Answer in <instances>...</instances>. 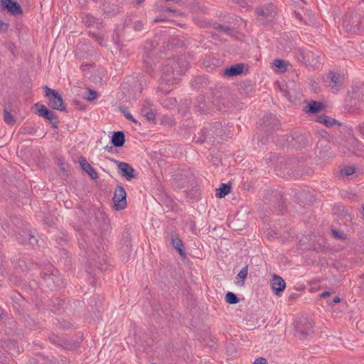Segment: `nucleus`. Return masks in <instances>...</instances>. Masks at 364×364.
<instances>
[{"label":"nucleus","mask_w":364,"mask_h":364,"mask_svg":"<svg viewBox=\"0 0 364 364\" xmlns=\"http://www.w3.org/2000/svg\"><path fill=\"white\" fill-rule=\"evenodd\" d=\"M189 63L184 55L167 59L162 66V72L171 73L172 75L178 76L184 73L188 68Z\"/></svg>","instance_id":"obj_1"},{"label":"nucleus","mask_w":364,"mask_h":364,"mask_svg":"<svg viewBox=\"0 0 364 364\" xmlns=\"http://www.w3.org/2000/svg\"><path fill=\"white\" fill-rule=\"evenodd\" d=\"M295 57L306 65L314 68H318L321 65V58L311 50H304L302 48H296L294 51Z\"/></svg>","instance_id":"obj_2"},{"label":"nucleus","mask_w":364,"mask_h":364,"mask_svg":"<svg viewBox=\"0 0 364 364\" xmlns=\"http://www.w3.org/2000/svg\"><path fill=\"white\" fill-rule=\"evenodd\" d=\"M296 335L301 340L307 338L314 333L312 322L305 317H301L296 321Z\"/></svg>","instance_id":"obj_3"},{"label":"nucleus","mask_w":364,"mask_h":364,"mask_svg":"<svg viewBox=\"0 0 364 364\" xmlns=\"http://www.w3.org/2000/svg\"><path fill=\"white\" fill-rule=\"evenodd\" d=\"M44 89L46 92V97L48 99L49 106L54 109L65 111L66 108L60 95L57 91L49 88L48 86H45Z\"/></svg>","instance_id":"obj_4"},{"label":"nucleus","mask_w":364,"mask_h":364,"mask_svg":"<svg viewBox=\"0 0 364 364\" xmlns=\"http://www.w3.org/2000/svg\"><path fill=\"white\" fill-rule=\"evenodd\" d=\"M178 77L172 75L171 73H165L163 72V76L159 80L158 89L163 93L170 92L174 87V85L178 82Z\"/></svg>","instance_id":"obj_5"},{"label":"nucleus","mask_w":364,"mask_h":364,"mask_svg":"<svg viewBox=\"0 0 364 364\" xmlns=\"http://www.w3.org/2000/svg\"><path fill=\"white\" fill-rule=\"evenodd\" d=\"M126 197L127 194L124 188L121 185H117L112 198L116 210H123L126 208Z\"/></svg>","instance_id":"obj_6"},{"label":"nucleus","mask_w":364,"mask_h":364,"mask_svg":"<svg viewBox=\"0 0 364 364\" xmlns=\"http://www.w3.org/2000/svg\"><path fill=\"white\" fill-rule=\"evenodd\" d=\"M50 274H48L46 272H42L41 273V277L47 282L48 284H50V282H53V284L59 288H61L64 286V282L61 277H60L58 271L53 268V267H49Z\"/></svg>","instance_id":"obj_7"},{"label":"nucleus","mask_w":364,"mask_h":364,"mask_svg":"<svg viewBox=\"0 0 364 364\" xmlns=\"http://www.w3.org/2000/svg\"><path fill=\"white\" fill-rule=\"evenodd\" d=\"M114 162L117 164V168L119 170L121 175L127 181L137 178L138 176L136 171L129 164L126 162H119L118 161H114Z\"/></svg>","instance_id":"obj_8"},{"label":"nucleus","mask_w":364,"mask_h":364,"mask_svg":"<svg viewBox=\"0 0 364 364\" xmlns=\"http://www.w3.org/2000/svg\"><path fill=\"white\" fill-rule=\"evenodd\" d=\"M287 141L289 143L287 146L295 149L301 148L306 143L304 136L299 133L287 136Z\"/></svg>","instance_id":"obj_9"},{"label":"nucleus","mask_w":364,"mask_h":364,"mask_svg":"<svg viewBox=\"0 0 364 364\" xmlns=\"http://www.w3.org/2000/svg\"><path fill=\"white\" fill-rule=\"evenodd\" d=\"M325 81L328 86L337 91L338 88L342 85L343 79L339 73L330 71L326 75Z\"/></svg>","instance_id":"obj_10"},{"label":"nucleus","mask_w":364,"mask_h":364,"mask_svg":"<svg viewBox=\"0 0 364 364\" xmlns=\"http://www.w3.org/2000/svg\"><path fill=\"white\" fill-rule=\"evenodd\" d=\"M3 9H6L13 15L21 14L23 11L21 5L16 0H1Z\"/></svg>","instance_id":"obj_11"},{"label":"nucleus","mask_w":364,"mask_h":364,"mask_svg":"<svg viewBox=\"0 0 364 364\" xmlns=\"http://www.w3.org/2000/svg\"><path fill=\"white\" fill-rule=\"evenodd\" d=\"M35 107L38 109V113L40 117L46 119L48 121L57 119V116L54 112L49 110L45 105L38 103L35 104Z\"/></svg>","instance_id":"obj_12"},{"label":"nucleus","mask_w":364,"mask_h":364,"mask_svg":"<svg viewBox=\"0 0 364 364\" xmlns=\"http://www.w3.org/2000/svg\"><path fill=\"white\" fill-rule=\"evenodd\" d=\"M171 239L173 247L178 251L181 257H186V253L184 251V245L182 240L178 237V234L175 232H171Z\"/></svg>","instance_id":"obj_13"},{"label":"nucleus","mask_w":364,"mask_h":364,"mask_svg":"<svg viewBox=\"0 0 364 364\" xmlns=\"http://www.w3.org/2000/svg\"><path fill=\"white\" fill-rule=\"evenodd\" d=\"M271 286L274 293L277 295L280 296L281 293L283 291L286 287V283L281 277L278 275H274L272 279Z\"/></svg>","instance_id":"obj_14"},{"label":"nucleus","mask_w":364,"mask_h":364,"mask_svg":"<svg viewBox=\"0 0 364 364\" xmlns=\"http://www.w3.org/2000/svg\"><path fill=\"white\" fill-rule=\"evenodd\" d=\"M80 165L83 171H85L91 178L95 180L98 178V174L93 167L87 161L86 159L81 157L79 159Z\"/></svg>","instance_id":"obj_15"},{"label":"nucleus","mask_w":364,"mask_h":364,"mask_svg":"<svg viewBox=\"0 0 364 364\" xmlns=\"http://www.w3.org/2000/svg\"><path fill=\"white\" fill-rule=\"evenodd\" d=\"M244 64L239 63L232 65L224 70L223 75L228 77H234L242 73L244 70Z\"/></svg>","instance_id":"obj_16"},{"label":"nucleus","mask_w":364,"mask_h":364,"mask_svg":"<svg viewBox=\"0 0 364 364\" xmlns=\"http://www.w3.org/2000/svg\"><path fill=\"white\" fill-rule=\"evenodd\" d=\"M82 22L87 27H96L97 29L102 27V23L100 22L99 19L90 14L83 16Z\"/></svg>","instance_id":"obj_17"},{"label":"nucleus","mask_w":364,"mask_h":364,"mask_svg":"<svg viewBox=\"0 0 364 364\" xmlns=\"http://www.w3.org/2000/svg\"><path fill=\"white\" fill-rule=\"evenodd\" d=\"M125 136L123 132L118 131L113 133L112 143L115 147H121L124 144Z\"/></svg>","instance_id":"obj_18"},{"label":"nucleus","mask_w":364,"mask_h":364,"mask_svg":"<svg viewBox=\"0 0 364 364\" xmlns=\"http://www.w3.org/2000/svg\"><path fill=\"white\" fill-rule=\"evenodd\" d=\"M264 128L269 130L270 128L277 124V119L273 114H268L264 116L263 119Z\"/></svg>","instance_id":"obj_19"},{"label":"nucleus","mask_w":364,"mask_h":364,"mask_svg":"<svg viewBox=\"0 0 364 364\" xmlns=\"http://www.w3.org/2000/svg\"><path fill=\"white\" fill-rule=\"evenodd\" d=\"M316 121L319 123L323 124L328 127H331L336 124H340L337 120L325 114L318 116Z\"/></svg>","instance_id":"obj_20"},{"label":"nucleus","mask_w":364,"mask_h":364,"mask_svg":"<svg viewBox=\"0 0 364 364\" xmlns=\"http://www.w3.org/2000/svg\"><path fill=\"white\" fill-rule=\"evenodd\" d=\"M323 108V105L321 102L316 101H311V102L306 107L305 111L306 112L316 114L319 112Z\"/></svg>","instance_id":"obj_21"},{"label":"nucleus","mask_w":364,"mask_h":364,"mask_svg":"<svg viewBox=\"0 0 364 364\" xmlns=\"http://www.w3.org/2000/svg\"><path fill=\"white\" fill-rule=\"evenodd\" d=\"M248 272V267L245 266L242 268L240 272L236 276L235 284L240 287H242L245 284V279L247 277Z\"/></svg>","instance_id":"obj_22"},{"label":"nucleus","mask_w":364,"mask_h":364,"mask_svg":"<svg viewBox=\"0 0 364 364\" xmlns=\"http://www.w3.org/2000/svg\"><path fill=\"white\" fill-rule=\"evenodd\" d=\"M230 189L231 186L230 184L221 183L220 187L216 189L215 196L219 198H222L230 193Z\"/></svg>","instance_id":"obj_23"},{"label":"nucleus","mask_w":364,"mask_h":364,"mask_svg":"<svg viewBox=\"0 0 364 364\" xmlns=\"http://www.w3.org/2000/svg\"><path fill=\"white\" fill-rule=\"evenodd\" d=\"M50 340L52 343H53L58 346H60L65 349L70 350L73 348V346L69 342L63 341L55 335L52 336L50 338Z\"/></svg>","instance_id":"obj_24"},{"label":"nucleus","mask_w":364,"mask_h":364,"mask_svg":"<svg viewBox=\"0 0 364 364\" xmlns=\"http://www.w3.org/2000/svg\"><path fill=\"white\" fill-rule=\"evenodd\" d=\"M24 235H19L20 237H18V240L20 242H28L31 244H33V242H37V240L35 238V237L28 231H23V232Z\"/></svg>","instance_id":"obj_25"},{"label":"nucleus","mask_w":364,"mask_h":364,"mask_svg":"<svg viewBox=\"0 0 364 364\" xmlns=\"http://www.w3.org/2000/svg\"><path fill=\"white\" fill-rule=\"evenodd\" d=\"M215 132L212 129V127H210V128L208 127H205L204 128L202 131H201V134H202V136L198 138V139H196V142L197 143H203L205 141V140L210 136L212 135V134H213Z\"/></svg>","instance_id":"obj_26"},{"label":"nucleus","mask_w":364,"mask_h":364,"mask_svg":"<svg viewBox=\"0 0 364 364\" xmlns=\"http://www.w3.org/2000/svg\"><path fill=\"white\" fill-rule=\"evenodd\" d=\"M275 11V8L273 5H269L265 9H257V14L259 16H262L266 18L268 17L269 14H272Z\"/></svg>","instance_id":"obj_27"},{"label":"nucleus","mask_w":364,"mask_h":364,"mask_svg":"<svg viewBox=\"0 0 364 364\" xmlns=\"http://www.w3.org/2000/svg\"><path fill=\"white\" fill-rule=\"evenodd\" d=\"M141 113L145 116L147 120L153 121L155 119V113L153 109H149L148 107L141 108Z\"/></svg>","instance_id":"obj_28"},{"label":"nucleus","mask_w":364,"mask_h":364,"mask_svg":"<svg viewBox=\"0 0 364 364\" xmlns=\"http://www.w3.org/2000/svg\"><path fill=\"white\" fill-rule=\"evenodd\" d=\"M225 301L230 304H236L239 302V299L234 293L228 291L225 295Z\"/></svg>","instance_id":"obj_29"},{"label":"nucleus","mask_w":364,"mask_h":364,"mask_svg":"<svg viewBox=\"0 0 364 364\" xmlns=\"http://www.w3.org/2000/svg\"><path fill=\"white\" fill-rule=\"evenodd\" d=\"M4 119L5 122L9 125H14L16 123V119L11 115V114L7 110L4 109Z\"/></svg>","instance_id":"obj_30"},{"label":"nucleus","mask_w":364,"mask_h":364,"mask_svg":"<svg viewBox=\"0 0 364 364\" xmlns=\"http://www.w3.org/2000/svg\"><path fill=\"white\" fill-rule=\"evenodd\" d=\"M274 65L279 70L280 72H285L287 70V63L284 60L275 59Z\"/></svg>","instance_id":"obj_31"},{"label":"nucleus","mask_w":364,"mask_h":364,"mask_svg":"<svg viewBox=\"0 0 364 364\" xmlns=\"http://www.w3.org/2000/svg\"><path fill=\"white\" fill-rule=\"evenodd\" d=\"M97 97V92L90 89L87 90V95L85 97L88 101H92Z\"/></svg>","instance_id":"obj_32"},{"label":"nucleus","mask_w":364,"mask_h":364,"mask_svg":"<svg viewBox=\"0 0 364 364\" xmlns=\"http://www.w3.org/2000/svg\"><path fill=\"white\" fill-rule=\"evenodd\" d=\"M120 109H121L122 112L124 114L126 119H127L129 121H132V122H134L135 124L138 123V121L136 119H134L132 116V114L129 112L127 111V109L125 108L120 107Z\"/></svg>","instance_id":"obj_33"},{"label":"nucleus","mask_w":364,"mask_h":364,"mask_svg":"<svg viewBox=\"0 0 364 364\" xmlns=\"http://www.w3.org/2000/svg\"><path fill=\"white\" fill-rule=\"evenodd\" d=\"M144 23L141 21H136L134 23L133 28L136 31H141L144 28Z\"/></svg>","instance_id":"obj_34"},{"label":"nucleus","mask_w":364,"mask_h":364,"mask_svg":"<svg viewBox=\"0 0 364 364\" xmlns=\"http://www.w3.org/2000/svg\"><path fill=\"white\" fill-rule=\"evenodd\" d=\"M214 28L217 30L223 31L225 33H229L230 31V28L228 26H225L219 23H215Z\"/></svg>","instance_id":"obj_35"},{"label":"nucleus","mask_w":364,"mask_h":364,"mask_svg":"<svg viewBox=\"0 0 364 364\" xmlns=\"http://www.w3.org/2000/svg\"><path fill=\"white\" fill-rule=\"evenodd\" d=\"M355 172V168L353 167H348L342 170V173L345 176H350Z\"/></svg>","instance_id":"obj_36"},{"label":"nucleus","mask_w":364,"mask_h":364,"mask_svg":"<svg viewBox=\"0 0 364 364\" xmlns=\"http://www.w3.org/2000/svg\"><path fill=\"white\" fill-rule=\"evenodd\" d=\"M89 34L92 36L100 45H102V38L100 34L92 33V31H90Z\"/></svg>","instance_id":"obj_37"},{"label":"nucleus","mask_w":364,"mask_h":364,"mask_svg":"<svg viewBox=\"0 0 364 364\" xmlns=\"http://www.w3.org/2000/svg\"><path fill=\"white\" fill-rule=\"evenodd\" d=\"M332 235H333V236L335 238H338V239H340V240L346 239V236L343 234H342L341 232H340L339 231L336 230H332Z\"/></svg>","instance_id":"obj_38"},{"label":"nucleus","mask_w":364,"mask_h":364,"mask_svg":"<svg viewBox=\"0 0 364 364\" xmlns=\"http://www.w3.org/2000/svg\"><path fill=\"white\" fill-rule=\"evenodd\" d=\"M253 364H268V363L264 358H258L255 360Z\"/></svg>","instance_id":"obj_39"},{"label":"nucleus","mask_w":364,"mask_h":364,"mask_svg":"<svg viewBox=\"0 0 364 364\" xmlns=\"http://www.w3.org/2000/svg\"><path fill=\"white\" fill-rule=\"evenodd\" d=\"M158 8L161 11L176 12V9H173L172 7H165V6L159 7V6Z\"/></svg>","instance_id":"obj_40"},{"label":"nucleus","mask_w":364,"mask_h":364,"mask_svg":"<svg viewBox=\"0 0 364 364\" xmlns=\"http://www.w3.org/2000/svg\"><path fill=\"white\" fill-rule=\"evenodd\" d=\"M8 24L3 22V21H0V31L1 32H6V31L8 29Z\"/></svg>","instance_id":"obj_41"},{"label":"nucleus","mask_w":364,"mask_h":364,"mask_svg":"<svg viewBox=\"0 0 364 364\" xmlns=\"http://www.w3.org/2000/svg\"><path fill=\"white\" fill-rule=\"evenodd\" d=\"M351 16H352L351 14H350L349 16H346V18H345V19H344V21H343V26H344V27H346V29H348V30H350V31H351L352 28H351V26H350V27L348 28V18H350L351 17Z\"/></svg>","instance_id":"obj_42"},{"label":"nucleus","mask_w":364,"mask_h":364,"mask_svg":"<svg viewBox=\"0 0 364 364\" xmlns=\"http://www.w3.org/2000/svg\"><path fill=\"white\" fill-rule=\"evenodd\" d=\"M151 107H152V105L149 100H144L143 102L141 108L148 107L149 109H152Z\"/></svg>","instance_id":"obj_43"},{"label":"nucleus","mask_w":364,"mask_h":364,"mask_svg":"<svg viewBox=\"0 0 364 364\" xmlns=\"http://www.w3.org/2000/svg\"><path fill=\"white\" fill-rule=\"evenodd\" d=\"M358 129L360 134H362L364 136V122L360 123L358 126Z\"/></svg>","instance_id":"obj_44"},{"label":"nucleus","mask_w":364,"mask_h":364,"mask_svg":"<svg viewBox=\"0 0 364 364\" xmlns=\"http://www.w3.org/2000/svg\"><path fill=\"white\" fill-rule=\"evenodd\" d=\"M233 1L236 2L237 4H240L242 7H245L244 5H246L245 2L243 0H232Z\"/></svg>","instance_id":"obj_45"},{"label":"nucleus","mask_w":364,"mask_h":364,"mask_svg":"<svg viewBox=\"0 0 364 364\" xmlns=\"http://www.w3.org/2000/svg\"><path fill=\"white\" fill-rule=\"evenodd\" d=\"M331 294V293L328 291H323L321 294V297H325V296H329Z\"/></svg>","instance_id":"obj_46"},{"label":"nucleus","mask_w":364,"mask_h":364,"mask_svg":"<svg viewBox=\"0 0 364 364\" xmlns=\"http://www.w3.org/2000/svg\"><path fill=\"white\" fill-rule=\"evenodd\" d=\"M295 15H296V18H297L298 19H299V20H301V21H302V20H303V18H302V16H301V14L300 13H299V12H295Z\"/></svg>","instance_id":"obj_47"},{"label":"nucleus","mask_w":364,"mask_h":364,"mask_svg":"<svg viewBox=\"0 0 364 364\" xmlns=\"http://www.w3.org/2000/svg\"><path fill=\"white\" fill-rule=\"evenodd\" d=\"M341 301V299L339 296H336L333 300V303H338Z\"/></svg>","instance_id":"obj_48"},{"label":"nucleus","mask_w":364,"mask_h":364,"mask_svg":"<svg viewBox=\"0 0 364 364\" xmlns=\"http://www.w3.org/2000/svg\"><path fill=\"white\" fill-rule=\"evenodd\" d=\"M6 316V314H4L2 310H0V320L4 318Z\"/></svg>","instance_id":"obj_49"},{"label":"nucleus","mask_w":364,"mask_h":364,"mask_svg":"<svg viewBox=\"0 0 364 364\" xmlns=\"http://www.w3.org/2000/svg\"><path fill=\"white\" fill-rule=\"evenodd\" d=\"M312 22V18L309 15V21L304 20V23H311Z\"/></svg>","instance_id":"obj_50"},{"label":"nucleus","mask_w":364,"mask_h":364,"mask_svg":"<svg viewBox=\"0 0 364 364\" xmlns=\"http://www.w3.org/2000/svg\"><path fill=\"white\" fill-rule=\"evenodd\" d=\"M144 0H136V3L137 5L141 4Z\"/></svg>","instance_id":"obj_51"},{"label":"nucleus","mask_w":364,"mask_h":364,"mask_svg":"<svg viewBox=\"0 0 364 364\" xmlns=\"http://www.w3.org/2000/svg\"><path fill=\"white\" fill-rule=\"evenodd\" d=\"M163 21V19L159 18H156L154 19V22H159V21Z\"/></svg>","instance_id":"obj_52"},{"label":"nucleus","mask_w":364,"mask_h":364,"mask_svg":"<svg viewBox=\"0 0 364 364\" xmlns=\"http://www.w3.org/2000/svg\"><path fill=\"white\" fill-rule=\"evenodd\" d=\"M146 58H147V60H144V61L147 62V63H150L149 62H148V60H149V58H151V57L149 55L148 53L146 54Z\"/></svg>","instance_id":"obj_53"},{"label":"nucleus","mask_w":364,"mask_h":364,"mask_svg":"<svg viewBox=\"0 0 364 364\" xmlns=\"http://www.w3.org/2000/svg\"><path fill=\"white\" fill-rule=\"evenodd\" d=\"M53 127L54 128H57V127H58L57 123H53Z\"/></svg>","instance_id":"obj_54"},{"label":"nucleus","mask_w":364,"mask_h":364,"mask_svg":"<svg viewBox=\"0 0 364 364\" xmlns=\"http://www.w3.org/2000/svg\"><path fill=\"white\" fill-rule=\"evenodd\" d=\"M290 298H291V299L294 298V294H291V295L290 296Z\"/></svg>","instance_id":"obj_55"},{"label":"nucleus","mask_w":364,"mask_h":364,"mask_svg":"<svg viewBox=\"0 0 364 364\" xmlns=\"http://www.w3.org/2000/svg\"><path fill=\"white\" fill-rule=\"evenodd\" d=\"M267 235H271V233L269 232V230L267 231Z\"/></svg>","instance_id":"obj_56"},{"label":"nucleus","mask_w":364,"mask_h":364,"mask_svg":"<svg viewBox=\"0 0 364 364\" xmlns=\"http://www.w3.org/2000/svg\"><path fill=\"white\" fill-rule=\"evenodd\" d=\"M267 235H271V233L269 232V230L267 231Z\"/></svg>","instance_id":"obj_57"},{"label":"nucleus","mask_w":364,"mask_h":364,"mask_svg":"<svg viewBox=\"0 0 364 364\" xmlns=\"http://www.w3.org/2000/svg\"><path fill=\"white\" fill-rule=\"evenodd\" d=\"M151 364H156V363H151Z\"/></svg>","instance_id":"obj_58"}]
</instances>
